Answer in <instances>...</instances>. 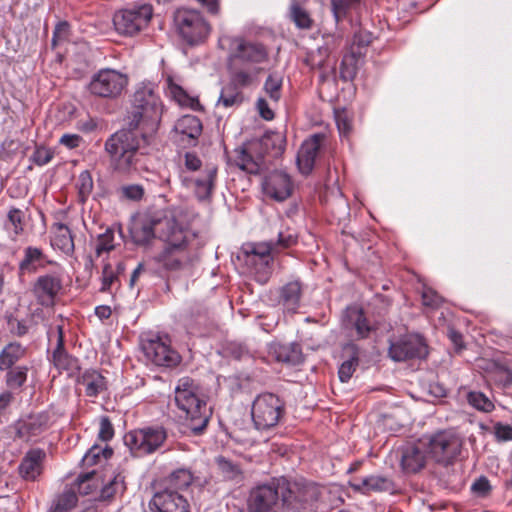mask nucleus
Here are the masks:
<instances>
[{
  "label": "nucleus",
  "instance_id": "nucleus-1",
  "mask_svg": "<svg viewBox=\"0 0 512 512\" xmlns=\"http://www.w3.org/2000/svg\"><path fill=\"white\" fill-rule=\"evenodd\" d=\"M319 487L305 479L273 477L254 486L246 501L247 512H314Z\"/></svg>",
  "mask_w": 512,
  "mask_h": 512
},
{
  "label": "nucleus",
  "instance_id": "nucleus-2",
  "mask_svg": "<svg viewBox=\"0 0 512 512\" xmlns=\"http://www.w3.org/2000/svg\"><path fill=\"white\" fill-rule=\"evenodd\" d=\"M151 139L147 132L129 126L111 134L104 142V152L113 171L124 176L149 171L153 162Z\"/></svg>",
  "mask_w": 512,
  "mask_h": 512
},
{
  "label": "nucleus",
  "instance_id": "nucleus-3",
  "mask_svg": "<svg viewBox=\"0 0 512 512\" xmlns=\"http://www.w3.org/2000/svg\"><path fill=\"white\" fill-rule=\"evenodd\" d=\"M175 402L185 413L186 426L191 433L202 434L209 423L211 409L200 386L189 377L180 378L175 388Z\"/></svg>",
  "mask_w": 512,
  "mask_h": 512
},
{
  "label": "nucleus",
  "instance_id": "nucleus-4",
  "mask_svg": "<svg viewBox=\"0 0 512 512\" xmlns=\"http://www.w3.org/2000/svg\"><path fill=\"white\" fill-rule=\"evenodd\" d=\"M162 112V103L153 87L142 85L134 92L132 105L126 117V125L147 132V135L153 137L159 128Z\"/></svg>",
  "mask_w": 512,
  "mask_h": 512
},
{
  "label": "nucleus",
  "instance_id": "nucleus-5",
  "mask_svg": "<svg viewBox=\"0 0 512 512\" xmlns=\"http://www.w3.org/2000/svg\"><path fill=\"white\" fill-rule=\"evenodd\" d=\"M173 27L179 38L189 46L204 43L212 31L211 24L200 11L183 7L175 10Z\"/></svg>",
  "mask_w": 512,
  "mask_h": 512
},
{
  "label": "nucleus",
  "instance_id": "nucleus-6",
  "mask_svg": "<svg viewBox=\"0 0 512 512\" xmlns=\"http://www.w3.org/2000/svg\"><path fill=\"white\" fill-rule=\"evenodd\" d=\"M284 414V401L273 393L259 394L252 403V420L258 430H268L275 427Z\"/></svg>",
  "mask_w": 512,
  "mask_h": 512
},
{
  "label": "nucleus",
  "instance_id": "nucleus-7",
  "mask_svg": "<svg viewBox=\"0 0 512 512\" xmlns=\"http://www.w3.org/2000/svg\"><path fill=\"white\" fill-rule=\"evenodd\" d=\"M464 440L453 429L441 430L430 436L427 447L432 459L442 465H450L459 457Z\"/></svg>",
  "mask_w": 512,
  "mask_h": 512
},
{
  "label": "nucleus",
  "instance_id": "nucleus-8",
  "mask_svg": "<svg viewBox=\"0 0 512 512\" xmlns=\"http://www.w3.org/2000/svg\"><path fill=\"white\" fill-rule=\"evenodd\" d=\"M167 437L163 426H148L128 432L124 436V442L136 456H144L156 452Z\"/></svg>",
  "mask_w": 512,
  "mask_h": 512
},
{
  "label": "nucleus",
  "instance_id": "nucleus-9",
  "mask_svg": "<svg viewBox=\"0 0 512 512\" xmlns=\"http://www.w3.org/2000/svg\"><path fill=\"white\" fill-rule=\"evenodd\" d=\"M428 355L425 339L416 333H407L390 340L388 356L394 362L424 359Z\"/></svg>",
  "mask_w": 512,
  "mask_h": 512
},
{
  "label": "nucleus",
  "instance_id": "nucleus-10",
  "mask_svg": "<svg viewBox=\"0 0 512 512\" xmlns=\"http://www.w3.org/2000/svg\"><path fill=\"white\" fill-rule=\"evenodd\" d=\"M127 85L128 77L125 74L105 68L92 76L88 90L94 96L113 99L120 96Z\"/></svg>",
  "mask_w": 512,
  "mask_h": 512
},
{
  "label": "nucleus",
  "instance_id": "nucleus-11",
  "mask_svg": "<svg viewBox=\"0 0 512 512\" xmlns=\"http://www.w3.org/2000/svg\"><path fill=\"white\" fill-rule=\"evenodd\" d=\"M153 15L150 5L117 11L113 17L115 30L123 36H134L148 26Z\"/></svg>",
  "mask_w": 512,
  "mask_h": 512
},
{
  "label": "nucleus",
  "instance_id": "nucleus-12",
  "mask_svg": "<svg viewBox=\"0 0 512 512\" xmlns=\"http://www.w3.org/2000/svg\"><path fill=\"white\" fill-rule=\"evenodd\" d=\"M192 236L174 217L157 218L156 237L166 242V247L186 248Z\"/></svg>",
  "mask_w": 512,
  "mask_h": 512
},
{
  "label": "nucleus",
  "instance_id": "nucleus-13",
  "mask_svg": "<svg viewBox=\"0 0 512 512\" xmlns=\"http://www.w3.org/2000/svg\"><path fill=\"white\" fill-rule=\"evenodd\" d=\"M229 59L259 64L267 61L268 51L261 43L246 41L241 37H234L230 39Z\"/></svg>",
  "mask_w": 512,
  "mask_h": 512
},
{
  "label": "nucleus",
  "instance_id": "nucleus-14",
  "mask_svg": "<svg viewBox=\"0 0 512 512\" xmlns=\"http://www.w3.org/2000/svg\"><path fill=\"white\" fill-rule=\"evenodd\" d=\"M148 507L151 512H190V504L186 497L171 488L155 492Z\"/></svg>",
  "mask_w": 512,
  "mask_h": 512
},
{
  "label": "nucleus",
  "instance_id": "nucleus-15",
  "mask_svg": "<svg viewBox=\"0 0 512 512\" xmlns=\"http://www.w3.org/2000/svg\"><path fill=\"white\" fill-rule=\"evenodd\" d=\"M62 288V279L58 275L45 274L35 280L31 291L40 306L52 308Z\"/></svg>",
  "mask_w": 512,
  "mask_h": 512
},
{
  "label": "nucleus",
  "instance_id": "nucleus-16",
  "mask_svg": "<svg viewBox=\"0 0 512 512\" xmlns=\"http://www.w3.org/2000/svg\"><path fill=\"white\" fill-rule=\"evenodd\" d=\"M143 351L147 359L157 366L173 368L181 361L180 355L160 338L146 341Z\"/></svg>",
  "mask_w": 512,
  "mask_h": 512
},
{
  "label": "nucleus",
  "instance_id": "nucleus-17",
  "mask_svg": "<svg viewBox=\"0 0 512 512\" xmlns=\"http://www.w3.org/2000/svg\"><path fill=\"white\" fill-rule=\"evenodd\" d=\"M326 138L324 133H316L306 139L301 145L297 154V164L302 174L308 175L312 172L315 159Z\"/></svg>",
  "mask_w": 512,
  "mask_h": 512
},
{
  "label": "nucleus",
  "instance_id": "nucleus-18",
  "mask_svg": "<svg viewBox=\"0 0 512 512\" xmlns=\"http://www.w3.org/2000/svg\"><path fill=\"white\" fill-rule=\"evenodd\" d=\"M264 193L276 200H286L292 192V182L288 174L282 171H273L268 174L262 183Z\"/></svg>",
  "mask_w": 512,
  "mask_h": 512
},
{
  "label": "nucleus",
  "instance_id": "nucleus-19",
  "mask_svg": "<svg viewBox=\"0 0 512 512\" xmlns=\"http://www.w3.org/2000/svg\"><path fill=\"white\" fill-rule=\"evenodd\" d=\"M202 130V122L194 115H184L175 124L177 140L185 147H195Z\"/></svg>",
  "mask_w": 512,
  "mask_h": 512
},
{
  "label": "nucleus",
  "instance_id": "nucleus-20",
  "mask_svg": "<svg viewBox=\"0 0 512 512\" xmlns=\"http://www.w3.org/2000/svg\"><path fill=\"white\" fill-rule=\"evenodd\" d=\"M244 253L247 257V262L256 264L259 262L263 266L265 273V280L271 272V264L273 262V255L276 253L273 241L258 242L247 244L244 248Z\"/></svg>",
  "mask_w": 512,
  "mask_h": 512
},
{
  "label": "nucleus",
  "instance_id": "nucleus-21",
  "mask_svg": "<svg viewBox=\"0 0 512 512\" xmlns=\"http://www.w3.org/2000/svg\"><path fill=\"white\" fill-rule=\"evenodd\" d=\"M48 422L49 415L46 412L30 414L16 422V435L20 439L29 441L32 437L44 432L48 427Z\"/></svg>",
  "mask_w": 512,
  "mask_h": 512
},
{
  "label": "nucleus",
  "instance_id": "nucleus-22",
  "mask_svg": "<svg viewBox=\"0 0 512 512\" xmlns=\"http://www.w3.org/2000/svg\"><path fill=\"white\" fill-rule=\"evenodd\" d=\"M349 485L354 491L363 494L370 492L394 493L396 491L394 481L384 475H370L364 478H356L349 482Z\"/></svg>",
  "mask_w": 512,
  "mask_h": 512
},
{
  "label": "nucleus",
  "instance_id": "nucleus-23",
  "mask_svg": "<svg viewBox=\"0 0 512 512\" xmlns=\"http://www.w3.org/2000/svg\"><path fill=\"white\" fill-rule=\"evenodd\" d=\"M216 177L217 167L215 165H206L201 176L195 179H184V182L188 187L193 188L195 196L199 201H206L212 196Z\"/></svg>",
  "mask_w": 512,
  "mask_h": 512
},
{
  "label": "nucleus",
  "instance_id": "nucleus-24",
  "mask_svg": "<svg viewBox=\"0 0 512 512\" xmlns=\"http://www.w3.org/2000/svg\"><path fill=\"white\" fill-rule=\"evenodd\" d=\"M303 283L300 280H293L279 289L278 304L282 307L284 312L294 314L300 307Z\"/></svg>",
  "mask_w": 512,
  "mask_h": 512
},
{
  "label": "nucleus",
  "instance_id": "nucleus-25",
  "mask_svg": "<svg viewBox=\"0 0 512 512\" xmlns=\"http://www.w3.org/2000/svg\"><path fill=\"white\" fill-rule=\"evenodd\" d=\"M157 218L141 216L133 220L129 232L136 245H147L156 237Z\"/></svg>",
  "mask_w": 512,
  "mask_h": 512
},
{
  "label": "nucleus",
  "instance_id": "nucleus-26",
  "mask_svg": "<svg viewBox=\"0 0 512 512\" xmlns=\"http://www.w3.org/2000/svg\"><path fill=\"white\" fill-rule=\"evenodd\" d=\"M234 152V162L241 170L250 174L260 172L263 157L258 149L252 148V141L246 146L235 149Z\"/></svg>",
  "mask_w": 512,
  "mask_h": 512
},
{
  "label": "nucleus",
  "instance_id": "nucleus-27",
  "mask_svg": "<svg viewBox=\"0 0 512 512\" xmlns=\"http://www.w3.org/2000/svg\"><path fill=\"white\" fill-rule=\"evenodd\" d=\"M426 465L425 446L407 444L402 448L401 467L406 473H417Z\"/></svg>",
  "mask_w": 512,
  "mask_h": 512
},
{
  "label": "nucleus",
  "instance_id": "nucleus-28",
  "mask_svg": "<svg viewBox=\"0 0 512 512\" xmlns=\"http://www.w3.org/2000/svg\"><path fill=\"white\" fill-rule=\"evenodd\" d=\"M58 339L56 348L52 354V360L58 370L73 374L79 369L78 359L69 355L64 348V334L62 326L57 327Z\"/></svg>",
  "mask_w": 512,
  "mask_h": 512
},
{
  "label": "nucleus",
  "instance_id": "nucleus-29",
  "mask_svg": "<svg viewBox=\"0 0 512 512\" xmlns=\"http://www.w3.org/2000/svg\"><path fill=\"white\" fill-rule=\"evenodd\" d=\"M344 325L351 327L356 331L358 339L368 338L373 330L368 319L366 318L362 308L357 306H349L345 309Z\"/></svg>",
  "mask_w": 512,
  "mask_h": 512
},
{
  "label": "nucleus",
  "instance_id": "nucleus-30",
  "mask_svg": "<svg viewBox=\"0 0 512 512\" xmlns=\"http://www.w3.org/2000/svg\"><path fill=\"white\" fill-rule=\"evenodd\" d=\"M252 148L258 149L263 158L269 154L277 157L285 149V138L279 132H266L260 139L252 141Z\"/></svg>",
  "mask_w": 512,
  "mask_h": 512
},
{
  "label": "nucleus",
  "instance_id": "nucleus-31",
  "mask_svg": "<svg viewBox=\"0 0 512 512\" xmlns=\"http://www.w3.org/2000/svg\"><path fill=\"white\" fill-rule=\"evenodd\" d=\"M47 256L43 253L42 249L38 247L28 246L24 249L23 259L19 263V270L21 273H35L39 269L45 268L47 265L52 264Z\"/></svg>",
  "mask_w": 512,
  "mask_h": 512
},
{
  "label": "nucleus",
  "instance_id": "nucleus-32",
  "mask_svg": "<svg viewBox=\"0 0 512 512\" xmlns=\"http://www.w3.org/2000/svg\"><path fill=\"white\" fill-rule=\"evenodd\" d=\"M286 16L298 30L310 31L315 26V20L310 11L298 0L290 1Z\"/></svg>",
  "mask_w": 512,
  "mask_h": 512
},
{
  "label": "nucleus",
  "instance_id": "nucleus-33",
  "mask_svg": "<svg viewBox=\"0 0 512 512\" xmlns=\"http://www.w3.org/2000/svg\"><path fill=\"white\" fill-rule=\"evenodd\" d=\"M45 458V453L40 449H34L27 452L19 465V473L26 480H35L41 473V464Z\"/></svg>",
  "mask_w": 512,
  "mask_h": 512
},
{
  "label": "nucleus",
  "instance_id": "nucleus-34",
  "mask_svg": "<svg viewBox=\"0 0 512 512\" xmlns=\"http://www.w3.org/2000/svg\"><path fill=\"white\" fill-rule=\"evenodd\" d=\"M79 384L85 388V394L88 397H97L107 389L105 377L97 370H86L78 380Z\"/></svg>",
  "mask_w": 512,
  "mask_h": 512
},
{
  "label": "nucleus",
  "instance_id": "nucleus-35",
  "mask_svg": "<svg viewBox=\"0 0 512 512\" xmlns=\"http://www.w3.org/2000/svg\"><path fill=\"white\" fill-rule=\"evenodd\" d=\"M52 229V246L56 249H59L66 255H72L74 253L75 245L69 227L63 223H55L52 226Z\"/></svg>",
  "mask_w": 512,
  "mask_h": 512
},
{
  "label": "nucleus",
  "instance_id": "nucleus-36",
  "mask_svg": "<svg viewBox=\"0 0 512 512\" xmlns=\"http://www.w3.org/2000/svg\"><path fill=\"white\" fill-rule=\"evenodd\" d=\"M342 42L343 37L340 33L324 35V45L317 50L319 59H316L315 54L311 55L312 68H323L326 58H328L332 52L336 51L342 45Z\"/></svg>",
  "mask_w": 512,
  "mask_h": 512
},
{
  "label": "nucleus",
  "instance_id": "nucleus-37",
  "mask_svg": "<svg viewBox=\"0 0 512 512\" xmlns=\"http://www.w3.org/2000/svg\"><path fill=\"white\" fill-rule=\"evenodd\" d=\"M362 56V51L355 50L354 47H351L350 50L344 54L340 64L341 80L344 82L354 80L357 75Z\"/></svg>",
  "mask_w": 512,
  "mask_h": 512
},
{
  "label": "nucleus",
  "instance_id": "nucleus-38",
  "mask_svg": "<svg viewBox=\"0 0 512 512\" xmlns=\"http://www.w3.org/2000/svg\"><path fill=\"white\" fill-rule=\"evenodd\" d=\"M344 351L348 352L349 358L345 360L339 367L338 375L341 382H348L359 365V348L354 343H348L344 347Z\"/></svg>",
  "mask_w": 512,
  "mask_h": 512
},
{
  "label": "nucleus",
  "instance_id": "nucleus-39",
  "mask_svg": "<svg viewBox=\"0 0 512 512\" xmlns=\"http://www.w3.org/2000/svg\"><path fill=\"white\" fill-rule=\"evenodd\" d=\"M26 349L20 343L11 342L7 344L0 353V370L14 367V365L25 356Z\"/></svg>",
  "mask_w": 512,
  "mask_h": 512
},
{
  "label": "nucleus",
  "instance_id": "nucleus-40",
  "mask_svg": "<svg viewBox=\"0 0 512 512\" xmlns=\"http://www.w3.org/2000/svg\"><path fill=\"white\" fill-rule=\"evenodd\" d=\"M215 461L225 480L239 483L244 479L243 471L238 463L224 456H218Z\"/></svg>",
  "mask_w": 512,
  "mask_h": 512
},
{
  "label": "nucleus",
  "instance_id": "nucleus-41",
  "mask_svg": "<svg viewBox=\"0 0 512 512\" xmlns=\"http://www.w3.org/2000/svg\"><path fill=\"white\" fill-rule=\"evenodd\" d=\"M124 476L118 474L114 476L100 491L99 500L103 502H111L117 497L122 496L126 490Z\"/></svg>",
  "mask_w": 512,
  "mask_h": 512
},
{
  "label": "nucleus",
  "instance_id": "nucleus-42",
  "mask_svg": "<svg viewBox=\"0 0 512 512\" xmlns=\"http://www.w3.org/2000/svg\"><path fill=\"white\" fill-rule=\"evenodd\" d=\"M193 482L192 472L185 468H179L173 471L165 480L164 488H171L179 491L187 489Z\"/></svg>",
  "mask_w": 512,
  "mask_h": 512
},
{
  "label": "nucleus",
  "instance_id": "nucleus-43",
  "mask_svg": "<svg viewBox=\"0 0 512 512\" xmlns=\"http://www.w3.org/2000/svg\"><path fill=\"white\" fill-rule=\"evenodd\" d=\"M78 502V496L72 488H65L52 502L49 512H70Z\"/></svg>",
  "mask_w": 512,
  "mask_h": 512
},
{
  "label": "nucleus",
  "instance_id": "nucleus-44",
  "mask_svg": "<svg viewBox=\"0 0 512 512\" xmlns=\"http://www.w3.org/2000/svg\"><path fill=\"white\" fill-rule=\"evenodd\" d=\"M182 318L185 325L190 329L206 326L209 320L207 310L199 305L190 307L185 311Z\"/></svg>",
  "mask_w": 512,
  "mask_h": 512
},
{
  "label": "nucleus",
  "instance_id": "nucleus-45",
  "mask_svg": "<svg viewBox=\"0 0 512 512\" xmlns=\"http://www.w3.org/2000/svg\"><path fill=\"white\" fill-rule=\"evenodd\" d=\"M276 358L279 362L297 365L302 361V353L297 344H283L275 349Z\"/></svg>",
  "mask_w": 512,
  "mask_h": 512
},
{
  "label": "nucleus",
  "instance_id": "nucleus-46",
  "mask_svg": "<svg viewBox=\"0 0 512 512\" xmlns=\"http://www.w3.org/2000/svg\"><path fill=\"white\" fill-rule=\"evenodd\" d=\"M243 100L244 97L241 90L235 84L228 83L222 88L217 104L230 108L240 105Z\"/></svg>",
  "mask_w": 512,
  "mask_h": 512
},
{
  "label": "nucleus",
  "instance_id": "nucleus-47",
  "mask_svg": "<svg viewBox=\"0 0 512 512\" xmlns=\"http://www.w3.org/2000/svg\"><path fill=\"white\" fill-rule=\"evenodd\" d=\"M4 371H7L5 376L6 385L10 389H19L27 380L29 368L27 366H15L4 369Z\"/></svg>",
  "mask_w": 512,
  "mask_h": 512
},
{
  "label": "nucleus",
  "instance_id": "nucleus-48",
  "mask_svg": "<svg viewBox=\"0 0 512 512\" xmlns=\"http://www.w3.org/2000/svg\"><path fill=\"white\" fill-rule=\"evenodd\" d=\"M183 248L165 247L164 250L154 257V260L161 264L166 270L177 271L182 267V261L173 256L174 251L182 250Z\"/></svg>",
  "mask_w": 512,
  "mask_h": 512
},
{
  "label": "nucleus",
  "instance_id": "nucleus-49",
  "mask_svg": "<svg viewBox=\"0 0 512 512\" xmlns=\"http://www.w3.org/2000/svg\"><path fill=\"white\" fill-rule=\"evenodd\" d=\"M113 454V450L106 447H101L98 445L92 446L84 455L83 462L85 465L92 466L99 464L101 462V459L104 460L109 459Z\"/></svg>",
  "mask_w": 512,
  "mask_h": 512
},
{
  "label": "nucleus",
  "instance_id": "nucleus-50",
  "mask_svg": "<svg viewBox=\"0 0 512 512\" xmlns=\"http://www.w3.org/2000/svg\"><path fill=\"white\" fill-rule=\"evenodd\" d=\"M283 78L278 73L270 74L264 83V91L274 102H278L281 98Z\"/></svg>",
  "mask_w": 512,
  "mask_h": 512
},
{
  "label": "nucleus",
  "instance_id": "nucleus-51",
  "mask_svg": "<svg viewBox=\"0 0 512 512\" xmlns=\"http://www.w3.org/2000/svg\"><path fill=\"white\" fill-rule=\"evenodd\" d=\"M79 202L85 203L93 191V179L89 171H82L77 180Z\"/></svg>",
  "mask_w": 512,
  "mask_h": 512
},
{
  "label": "nucleus",
  "instance_id": "nucleus-52",
  "mask_svg": "<svg viewBox=\"0 0 512 512\" xmlns=\"http://www.w3.org/2000/svg\"><path fill=\"white\" fill-rule=\"evenodd\" d=\"M468 403L479 411L490 412L494 409L493 402L482 392L471 391L467 394Z\"/></svg>",
  "mask_w": 512,
  "mask_h": 512
},
{
  "label": "nucleus",
  "instance_id": "nucleus-53",
  "mask_svg": "<svg viewBox=\"0 0 512 512\" xmlns=\"http://www.w3.org/2000/svg\"><path fill=\"white\" fill-rule=\"evenodd\" d=\"M7 329L13 335L17 337H23L29 331V325L25 319H19L14 314H7L5 316Z\"/></svg>",
  "mask_w": 512,
  "mask_h": 512
},
{
  "label": "nucleus",
  "instance_id": "nucleus-54",
  "mask_svg": "<svg viewBox=\"0 0 512 512\" xmlns=\"http://www.w3.org/2000/svg\"><path fill=\"white\" fill-rule=\"evenodd\" d=\"M298 242V235L294 230L287 228L285 230L279 231L278 239L274 242L276 253L280 252L282 249L290 248L296 245Z\"/></svg>",
  "mask_w": 512,
  "mask_h": 512
},
{
  "label": "nucleus",
  "instance_id": "nucleus-55",
  "mask_svg": "<svg viewBox=\"0 0 512 512\" xmlns=\"http://www.w3.org/2000/svg\"><path fill=\"white\" fill-rule=\"evenodd\" d=\"M114 230L107 228L106 231L100 234L97 238V245L95 248L96 255L99 257L104 252L114 250Z\"/></svg>",
  "mask_w": 512,
  "mask_h": 512
},
{
  "label": "nucleus",
  "instance_id": "nucleus-56",
  "mask_svg": "<svg viewBox=\"0 0 512 512\" xmlns=\"http://www.w3.org/2000/svg\"><path fill=\"white\" fill-rule=\"evenodd\" d=\"M335 121L341 136L349 137L352 132V117L345 110L335 111Z\"/></svg>",
  "mask_w": 512,
  "mask_h": 512
},
{
  "label": "nucleus",
  "instance_id": "nucleus-57",
  "mask_svg": "<svg viewBox=\"0 0 512 512\" xmlns=\"http://www.w3.org/2000/svg\"><path fill=\"white\" fill-rule=\"evenodd\" d=\"M360 0H331L332 12L337 22H339L349 9L356 8Z\"/></svg>",
  "mask_w": 512,
  "mask_h": 512
},
{
  "label": "nucleus",
  "instance_id": "nucleus-58",
  "mask_svg": "<svg viewBox=\"0 0 512 512\" xmlns=\"http://www.w3.org/2000/svg\"><path fill=\"white\" fill-rule=\"evenodd\" d=\"M7 226L9 225L16 236L24 230V213L18 208H11L7 215Z\"/></svg>",
  "mask_w": 512,
  "mask_h": 512
},
{
  "label": "nucleus",
  "instance_id": "nucleus-59",
  "mask_svg": "<svg viewBox=\"0 0 512 512\" xmlns=\"http://www.w3.org/2000/svg\"><path fill=\"white\" fill-rule=\"evenodd\" d=\"M491 488L490 481L485 476H480L471 485V491L478 497L488 496Z\"/></svg>",
  "mask_w": 512,
  "mask_h": 512
},
{
  "label": "nucleus",
  "instance_id": "nucleus-60",
  "mask_svg": "<svg viewBox=\"0 0 512 512\" xmlns=\"http://www.w3.org/2000/svg\"><path fill=\"white\" fill-rule=\"evenodd\" d=\"M493 433L498 442H507L512 440V426L497 422L494 424Z\"/></svg>",
  "mask_w": 512,
  "mask_h": 512
},
{
  "label": "nucleus",
  "instance_id": "nucleus-61",
  "mask_svg": "<svg viewBox=\"0 0 512 512\" xmlns=\"http://www.w3.org/2000/svg\"><path fill=\"white\" fill-rule=\"evenodd\" d=\"M70 32V25L66 21L59 22L53 31L52 45L56 46L59 42L68 38Z\"/></svg>",
  "mask_w": 512,
  "mask_h": 512
},
{
  "label": "nucleus",
  "instance_id": "nucleus-62",
  "mask_svg": "<svg viewBox=\"0 0 512 512\" xmlns=\"http://www.w3.org/2000/svg\"><path fill=\"white\" fill-rule=\"evenodd\" d=\"M114 436V429L108 416H102L100 419V429L98 437L102 441H109Z\"/></svg>",
  "mask_w": 512,
  "mask_h": 512
},
{
  "label": "nucleus",
  "instance_id": "nucleus-63",
  "mask_svg": "<svg viewBox=\"0 0 512 512\" xmlns=\"http://www.w3.org/2000/svg\"><path fill=\"white\" fill-rule=\"evenodd\" d=\"M373 39L372 33L368 31H358L354 34L353 43L351 47H354L355 50H360L364 47H367Z\"/></svg>",
  "mask_w": 512,
  "mask_h": 512
},
{
  "label": "nucleus",
  "instance_id": "nucleus-64",
  "mask_svg": "<svg viewBox=\"0 0 512 512\" xmlns=\"http://www.w3.org/2000/svg\"><path fill=\"white\" fill-rule=\"evenodd\" d=\"M226 353L236 360H242L245 357H249V351L240 343H230L226 347Z\"/></svg>",
  "mask_w": 512,
  "mask_h": 512
}]
</instances>
